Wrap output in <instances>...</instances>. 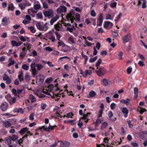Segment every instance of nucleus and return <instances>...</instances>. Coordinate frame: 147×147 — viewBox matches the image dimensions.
Instances as JSON below:
<instances>
[{
  "label": "nucleus",
  "instance_id": "obj_26",
  "mask_svg": "<svg viewBox=\"0 0 147 147\" xmlns=\"http://www.w3.org/2000/svg\"><path fill=\"white\" fill-rule=\"evenodd\" d=\"M16 101V98L15 97H13V98L11 97L9 100L8 101L9 103L10 104H12L14 103Z\"/></svg>",
  "mask_w": 147,
  "mask_h": 147
},
{
  "label": "nucleus",
  "instance_id": "obj_48",
  "mask_svg": "<svg viewBox=\"0 0 147 147\" xmlns=\"http://www.w3.org/2000/svg\"><path fill=\"white\" fill-rule=\"evenodd\" d=\"M103 111V109H100L98 113L99 114V115L98 116V118H100L101 117H102V113Z\"/></svg>",
  "mask_w": 147,
  "mask_h": 147
},
{
  "label": "nucleus",
  "instance_id": "obj_5",
  "mask_svg": "<svg viewBox=\"0 0 147 147\" xmlns=\"http://www.w3.org/2000/svg\"><path fill=\"white\" fill-rule=\"evenodd\" d=\"M31 5V3L29 1L26 0H24L19 5V6L22 10H24L26 7L30 6Z\"/></svg>",
  "mask_w": 147,
  "mask_h": 147
},
{
  "label": "nucleus",
  "instance_id": "obj_18",
  "mask_svg": "<svg viewBox=\"0 0 147 147\" xmlns=\"http://www.w3.org/2000/svg\"><path fill=\"white\" fill-rule=\"evenodd\" d=\"M108 126V123L106 121H104L101 123L100 129H103L105 128Z\"/></svg>",
  "mask_w": 147,
  "mask_h": 147
},
{
  "label": "nucleus",
  "instance_id": "obj_8",
  "mask_svg": "<svg viewBox=\"0 0 147 147\" xmlns=\"http://www.w3.org/2000/svg\"><path fill=\"white\" fill-rule=\"evenodd\" d=\"M35 63L31 64L30 65L31 70L32 72V74L34 77H35V75L37 74L36 69L35 66Z\"/></svg>",
  "mask_w": 147,
  "mask_h": 147
},
{
  "label": "nucleus",
  "instance_id": "obj_6",
  "mask_svg": "<svg viewBox=\"0 0 147 147\" xmlns=\"http://www.w3.org/2000/svg\"><path fill=\"white\" fill-rule=\"evenodd\" d=\"M36 78V82L37 85H41L43 82L44 80V76L42 74H39Z\"/></svg>",
  "mask_w": 147,
  "mask_h": 147
},
{
  "label": "nucleus",
  "instance_id": "obj_13",
  "mask_svg": "<svg viewBox=\"0 0 147 147\" xmlns=\"http://www.w3.org/2000/svg\"><path fill=\"white\" fill-rule=\"evenodd\" d=\"M28 130V128L27 127H24L21 129L18 133L21 135H22L24 134L27 132Z\"/></svg>",
  "mask_w": 147,
  "mask_h": 147
},
{
  "label": "nucleus",
  "instance_id": "obj_41",
  "mask_svg": "<svg viewBox=\"0 0 147 147\" xmlns=\"http://www.w3.org/2000/svg\"><path fill=\"white\" fill-rule=\"evenodd\" d=\"M34 113H31L29 117V119L31 121L33 120L34 119Z\"/></svg>",
  "mask_w": 147,
  "mask_h": 147
},
{
  "label": "nucleus",
  "instance_id": "obj_35",
  "mask_svg": "<svg viewBox=\"0 0 147 147\" xmlns=\"http://www.w3.org/2000/svg\"><path fill=\"white\" fill-rule=\"evenodd\" d=\"M82 57L85 58V61L84 63L86 64V62L88 60V57L87 56L84 55L82 53Z\"/></svg>",
  "mask_w": 147,
  "mask_h": 147
},
{
  "label": "nucleus",
  "instance_id": "obj_62",
  "mask_svg": "<svg viewBox=\"0 0 147 147\" xmlns=\"http://www.w3.org/2000/svg\"><path fill=\"white\" fill-rule=\"evenodd\" d=\"M116 104L114 103H111L110 105L111 108L112 110H113L115 109Z\"/></svg>",
  "mask_w": 147,
  "mask_h": 147
},
{
  "label": "nucleus",
  "instance_id": "obj_22",
  "mask_svg": "<svg viewBox=\"0 0 147 147\" xmlns=\"http://www.w3.org/2000/svg\"><path fill=\"white\" fill-rule=\"evenodd\" d=\"M13 111L16 113H19L20 112L22 114L24 112L23 109L22 108H19V109L15 108L14 109Z\"/></svg>",
  "mask_w": 147,
  "mask_h": 147
},
{
  "label": "nucleus",
  "instance_id": "obj_44",
  "mask_svg": "<svg viewBox=\"0 0 147 147\" xmlns=\"http://www.w3.org/2000/svg\"><path fill=\"white\" fill-rule=\"evenodd\" d=\"M117 4L116 2H114L110 4V6L111 8H114L116 7Z\"/></svg>",
  "mask_w": 147,
  "mask_h": 147
},
{
  "label": "nucleus",
  "instance_id": "obj_10",
  "mask_svg": "<svg viewBox=\"0 0 147 147\" xmlns=\"http://www.w3.org/2000/svg\"><path fill=\"white\" fill-rule=\"evenodd\" d=\"M103 19V14L100 13V16L97 20V25L100 26L102 25Z\"/></svg>",
  "mask_w": 147,
  "mask_h": 147
},
{
  "label": "nucleus",
  "instance_id": "obj_53",
  "mask_svg": "<svg viewBox=\"0 0 147 147\" xmlns=\"http://www.w3.org/2000/svg\"><path fill=\"white\" fill-rule=\"evenodd\" d=\"M74 114L71 112L69 113L66 114V117L67 118L72 117V116H73Z\"/></svg>",
  "mask_w": 147,
  "mask_h": 147
},
{
  "label": "nucleus",
  "instance_id": "obj_34",
  "mask_svg": "<svg viewBox=\"0 0 147 147\" xmlns=\"http://www.w3.org/2000/svg\"><path fill=\"white\" fill-rule=\"evenodd\" d=\"M37 69L38 70H40L43 67V66L40 64H37L36 65Z\"/></svg>",
  "mask_w": 147,
  "mask_h": 147
},
{
  "label": "nucleus",
  "instance_id": "obj_19",
  "mask_svg": "<svg viewBox=\"0 0 147 147\" xmlns=\"http://www.w3.org/2000/svg\"><path fill=\"white\" fill-rule=\"evenodd\" d=\"M61 24L58 22L57 24L54 25L55 29L57 31H59L60 30V28H61Z\"/></svg>",
  "mask_w": 147,
  "mask_h": 147
},
{
  "label": "nucleus",
  "instance_id": "obj_51",
  "mask_svg": "<svg viewBox=\"0 0 147 147\" xmlns=\"http://www.w3.org/2000/svg\"><path fill=\"white\" fill-rule=\"evenodd\" d=\"M138 56L140 58L142 61H144L145 60V59L144 57L142 55H141L140 53L138 54Z\"/></svg>",
  "mask_w": 147,
  "mask_h": 147
},
{
  "label": "nucleus",
  "instance_id": "obj_14",
  "mask_svg": "<svg viewBox=\"0 0 147 147\" xmlns=\"http://www.w3.org/2000/svg\"><path fill=\"white\" fill-rule=\"evenodd\" d=\"M122 112L125 114L124 117L126 118L127 116V114L129 112L128 109L126 107H123L121 109Z\"/></svg>",
  "mask_w": 147,
  "mask_h": 147
},
{
  "label": "nucleus",
  "instance_id": "obj_25",
  "mask_svg": "<svg viewBox=\"0 0 147 147\" xmlns=\"http://www.w3.org/2000/svg\"><path fill=\"white\" fill-rule=\"evenodd\" d=\"M102 62V60L100 58L98 60L97 63H96V66L97 67V69L99 68V66L101 63Z\"/></svg>",
  "mask_w": 147,
  "mask_h": 147
},
{
  "label": "nucleus",
  "instance_id": "obj_4",
  "mask_svg": "<svg viewBox=\"0 0 147 147\" xmlns=\"http://www.w3.org/2000/svg\"><path fill=\"white\" fill-rule=\"evenodd\" d=\"M43 14L45 17L49 18H51L53 16V10L49 9L47 10L43 11Z\"/></svg>",
  "mask_w": 147,
  "mask_h": 147
},
{
  "label": "nucleus",
  "instance_id": "obj_38",
  "mask_svg": "<svg viewBox=\"0 0 147 147\" xmlns=\"http://www.w3.org/2000/svg\"><path fill=\"white\" fill-rule=\"evenodd\" d=\"M90 113L88 112L86 114H84L83 115V117L82 118L83 119H86L87 118H88V115H90Z\"/></svg>",
  "mask_w": 147,
  "mask_h": 147
},
{
  "label": "nucleus",
  "instance_id": "obj_42",
  "mask_svg": "<svg viewBox=\"0 0 147 147\" xmlns=\"http://www.w3.org/2000/svg\"><path fill=\"white\" fill-rule=\"evenodd\" d=\"M53 80V78L51 77L47 78L45 81V82L48 84L50 83Z\"/></svg>",
  "mask_w": 147,
  "mask_h": 147
},
{
  "label": "nucleus",
  "instance_id": "obj_37",
  "mask_svg": "<svg viewBox=\"0 0 147 147\" xmlns=\"http://www.w3.org/2000/svg\"><path fill=\"white\" fill-rule=\"evenodd\" d=\"M143 61H139L138 63V65L140 67H143L145 65V63Z\"/></svg>",
  "mask_w": 147,
  "mask_h": 147
},
{
  "label": "nucleus",
  "instance_id": "obj_21",
  "mask_svg": "<svg viewBox=\"0 0 147 147\" xmlns=\"http://www.w3.org/2000/svg\"><path fill=\"white\" fill-rule=\"evenodd\" d=\"M29 100L30 101V102L31 103H32L36 101V99L33 95L31 94L29 95Z\"/></svg>",
  "mask_w": 147,
  "mask_h": 147
},
{
  "label": "nucleus",
  "instance_id": "obj_33",
  "mask_svg": "<svg viewBox=\"0 0 147 147\" xmlns=\"http://www.w3.org/2000/svg\"><path fill=\"white\" fill-rule=\"evenodd\" d=\"M49 39L51 40L52 42H54L55 41V38L54 36L51 35L48 37Z\"/></svg>",
  "mask_w": 147,
  "mask_h": 147
},
{
  "label": "nucleus",
  "instance_id": "obj_12",
  "mask_svg": "<svg viewBox=\"0 0 147 147\" xmlns=\"http://www.w3.org/2000/svg\"><path fill=\"white\" fill-rule=\"evenodd\" d=\"M8 104L6 102L3 103L0 106V108L1 110L3 111H5L7 109L8 106Z\"/></svg>",
  "mask_w": 147,
  "mask_h": 147
},
{
  "label": "nucleus",
  "instance_id": "obj_23",
  "mask_svg": "<svg viewBox=\"0 0 147 147\" xmlns=\"http://www.w3.org/2000/svg\"><path fill=\"white\" fill-rule=\"evenodd\" d=\"M138 111L140 112L141 114H142L144 111H146L145 108H143L141 107H138Z\"/></svg>",
  "mask_w": 147,
  "mask_h": 147
},
{
  "label": "nucleus",
  "instance_id": "obj_45",
  "mask_svg": "<svg viewBox=\"0 0 147 147\" xmlns=\"http://www.w3.org/2000/svg\"><path fill=\"white\" fill-rule=\"evenodd\" d=\"M37 95L39 98H45L46 97L45 94L40 93H37Z\"/></svg>",
  "mask_w": 147,
  "mask_h": 147
},
{
  "label": "nucleus",
  "instance_id": "obj_32",
  "mask_svg": "<svg viewBox=\"0 0 147 147\" xmlns=\"http://www.w3.org/2000/svg\"><path fill=\"white\" fill-rule=\"evenodd\" d=\"M5 127L6 128L10 127L11 125V124L9 121H6L4 123Z\"/></svg>",
  "mask_w": 147,
  "mask_h": 147
},
{
  "label": "nucleus",
  "instance_id": "obj_63",
  "mask_svg": "<svg viewBox=\"0 0 147 147\" xmlns=\"http://www.w3.org/2000/svg\"><path fill=\"white\" fill-rule=\"evenodd\" d=\"M101 123V121L99 119H97L95 123L96 125H98Z\"/></svg>",
  "mask_w": 147,
  "mask_h": 147
},
{
  "label": "nucleus",
  "instance_id": "obj_15",
  "mask_svg": "<svg viewBox=\"0 0 147 147\" xmlns=\"http://www.w3.org/2000/svg\"><path fill=\"white\" fill-rule=\"evenodd\" d=\"M59 16L57 15L52 18L50 21L51 25H53L54 22H56L59 19Z\"/></svg>",
  "mask_w": 147,
  "mask_h": 147
},
{
  "label": "nucleus",
  "instance_id": "obj_64",
  "mask_svg": "<svg viewBox=\"0 0 147 147\" xmlns=\"http://www.w3.org/2000/svg\"><path fill=\"white\" fill-rule=\"evenodd\" d=\"M5 98L8 101L11 98V95L10 94H7L5 96Z\"/></svg>",
  "mask_w": 147,
  "mask_h": 147
},
{
  "label": "nucleus",
  "instance_id": "obj_61",
  "mask_svg": "<svg viewBox=\"0 0 147 147\" xmlns=\"http://www.w3.org/2000/svg\"><path fill=\"white\" fill-rule=\"evenodd\" d=\"M108 116L110 119L111 118L113 117V113L111 111H109Z\"/></svg>",
  "mask_w": 147,
  "mask_h": 147
},
{
  "label": "nucleus",
  "instance_id": "obj_24",
  "mask_svg": "<svg viewBox=\"0 0 147 147\" xmlns=\"http://www.w3.org/2000/svg\"><path fill=\"white\" fill-rule=\"evenodd\" d=\"M110 24H111L112 26L113 25V24L111 22L109 21L105 22L104 24V27L105 28H107Z\"/></svg>",
  "mask_w": 147,
  "mask_h": 147
},
{
  "label": "nucleus",
  "instance_id": "obj_50",
  "mask_svg": "<svg viewBox=\"0 0 147 147\" xmlns=\"http://www.w3.org/2000/svg\"><path fill=\"white\" fill-rule=\"evenodd\" d=\"M138 134L140 137L144 138L145 136L143 131H140L139 133Z\"/></svg>",
  "mask_w": 147,
  "mask_h": 147
},
{
  "label": "nucleus",
  "instance_id": "obj_59",
  "mask_svg": "<svg viewBox=\"0 0 147 147\" xmlns=\"http://www.w3.org/2000/svg\"><path fill=\"white\" fill-rule=\"evenodd\" d=\"M76 18L78 21H79L80 19V14L77 13L75 15Z\"/></svg>",
  "mask_w": 147,
  "mask_h": 147
},
{
  "label": "nucleus",
  "instance_id": "obj_58",
  "mask_svg": "<svg viewBox=\"0 0 147 147\" xmlns=\"http://www.w3.org/2000/svg\"><path fill=\"white\" fill-rule=\"evenodd\" d=\"M39 129H43L44 131H47V127H45V126H42V127H39Z\"/></svg>",
  "mask_w": 147,
  "mask_h": 147
},
{
  "label": "nucleus",
  "instance_id": "obj_46",
  "mask_svg": "<svg viewBox=\"0 0 147 147\" xmlns=\"http://www.w3.org/2000/svg\"><path fill=\"white\" fill-rule=\"evenodd\" d=\"M103 84L105 86H107L108 84V81L105 79H104L103 80Z\"/></svg>",
  "mask_w": 147,
  "mask_h": 147
},
{
  "label": "nucleus",
  "instance_id": "obj_30",
  "mask_svg": "<svg viewBox=\"0 0 147 147\" xmlns=\"http://www.w3.org/2000/svg\"><path fill=\"white\" fill-rule=\"evenodd\" d=\"M57 127L56 125H54L53 126H52L50 125V124L49 125V127L47 128L48 130L47 131H49L50 130H53L54 129V128Z\"/></svg>",
  "mask_w": 147,
  "mask_h": 147
},
{
  "label": "nucleus",
  "instance_id": "obj_7",
  "mask_svg": "<svg viewBox=\"0 0 147 147\" xmlns=\"http://www.w3.org/2000/svg\"><path fill=\"white\" fill-rule=\"evenodd\" d=\"M96 72L98 76L100 77L104 75L105 73V69L104 67H100L99 69Z\"/></svg>",
  "mask_w": 147,
  "mask_h": 147
},
{
  "label": "nucleus",
  "instance_id": "obj_60",
  "mask_svg": "<svg viewBox=\"0 0 147 147\" xmlns=\"http://www.w3.org/2000/svg\"><path fill=\"white\" fill-rule=\"evenodd\" d=\"M85 43L88 46L90 47L91 46L92 44L91 42H89L87 40H85Z\"/></svg>",
  "mask_w": 147,
  "mask_h": 147
},
{
  "label": "nucleus",
  "instance_id": "obj_11",
  "mask_svg": "<svg viewBox=\"0 0 147 147\" xmlns=\"http://www.w3.org/2000/svg\"><path fill=\"white\" fill-rule=\"evenodd\" d=\"M131 39V37L129 34L124 36L122 38L123 43H125L129 41Z\"/></svg>",
  "mask_w": 147,
  "mask_h": 147
},
{
  "label": "nucleus",
  "instance_id": "obj_2",
  "mask_svg": "<svg viewBox=\"0 0 147 147\" xmlns=\"http://www.w3.org/2000/svg\"><path fill=\"white\" fill-rule=\"evenodd\" d=\"M47 23H45L44 26L41 25L39 22L37 23L36 24V26L37 29L40 31H46L47 30L49 27L48 26Z\"/></svg>",
  "mask_w": 147,
  "mask_h": 147
},
{
  "label": "nucleus",
  "instance_id": "obj_29",
  "mask_svg": "<svg viewBox=\"0 0 147 147\" xmlns=\"http://www.w3.org/2000/svg\"><path fill=\"white\" fill-rule=\"evenodd\" d=\"M26 55V53L25 52L22 51V52L20 53V59H23L24 57Z\"/></svg>",
  "mask_w": 147,
  "mask_h": 147
},
{
  "label": "nucleus",
  "instance_id": "obj_49",
  "mask_svg": "<svg viewBox=\"0 0 147 147\" xmlns=\"http://www.w3.org/2000/svg\"><path fill=\"white\" fill-rule=\"evenodd\" d=\"M123 53L122 52H119L118 55V58L120 60L122 59V56L123 55Z\"/></svg>",
  "mask_w": 147,
  "mask_h": 147
},
{
  "label": "nucleus",
  "instance_id": "obj_3",
  "mask_svg": "<svg viewBox=\"0 0 147 147\" xmlns=\"http://www.w3.org/2000/svg\"><path fill=\"white\" fill-rule=\"evenodd\" d=\"M75 12L74 9H71L69 12L67 13L66 16V18L67 19L69 20L71 23H72L74 22V20H75V18H74Z\"/></svg>",
  "mask_w": 147,
  "mask_h": 147
},
{
  "label": "nucleus",
  "instance_id": "obj_36",
  "mask_svg": "<svg viewBox=\"0 0 147 147\" xmlns=\"http://www.w3.org/2000/svg\"><path fill=\"white\" fill-rule=\"evenodd\" d=\"M98 58L97 56H95L94 58H91L89 60V61L90 63H93L96 61Z\"/></svg>",
  "mask_w": 147,
  "mask_h": 147
},
{
  "label": "nucleus",
  "instance_id": "obj_39",
  "mask_svg": "<svg viewBox=\"0 0 147 147\" xmlns=\"http://www.w3.org/2000/svg\"><path fill=\"white\" fill-rule=\"evenodd\" d=\"M47 106L46 103H42L41 105L40 108L42 110H44Z\"/></svg>",
  "mask_w": 147,
  "mask_h": 147
},
{
  "label": "nucleus",
  "instance_id": "obj_40",
  "mask_svg": "<svg viewBox=\"0 0 147 147\" xmlns=\"http://www.w3.org/2000/svg\"><path fill=\"white\" fill-rule=\"evenodd\" d=\"M55 33L56 35L57 38L58 40L59 41H60V38L61 37V36L57 32H55Z\"/></svg>",
  "mask_w": 147,
  "mask_h": 147
},
{
  "label": "nucleus",
  "instance_id": "obj_17",
  "mask_svg": "<svg viewBox=\"0 0 147 147\" xmlns=\"http://www.w3.org/2000/svg\"><path fill=\"white\" fill-rule=\"evenodd\" d=\"M130 102V100L128 98H127L126 100L123 99L120 100V102L123 103L126 105H128Z\"/></svg>",
  "mask_w": 147,
  "mask_h": 147
},
{
  "label": "nucleus",
  "instance_id": "obj_54",
  "mask_svg": "<svg viewBox=\"0 0 147 147\" xmlns=\"http://www.w3.org/2000/svg\"><path fill=\"white\" fill-rule=\"evenodd\" d=\"M121 15H122V14H121V13L120 12L119 13V15H118V16H117V19L115 20V21L116 22H118V21H119V20L121 18Z\"/></svg>",
  "mask_w": 147,
  "mask_h": 147
},
{
  "label": "nucleus",
  "instance_id": "obj_55",
  "mask_svg": "<svg viewBox=\"0 0 147 147\" xmlns=\"http://www.w3.org/2000/svg\"><path fill=\"white\" fill-rule=\"evenodd\" d=\"M28 68V66L26 64H24L22 65V68L25 70H27Z\"/></svg>",
  "mask_w": 147,
  "mask_h": 147
},
{
  "label": "nucleus",
  "instance_id": "obj_20",
  "mask_svg": "<svg viewBox=\"0 0 147 147\" xmlns=\"http://www.w3.org/2000/svg\"><path fill=\"white\" fill-rule=\"evenodd\" d=\"M134 93L135 94L134 97L136 98H137L138 96V90L137 87H135L134 90Z\"/></svg>",
  "mask_w": 147,
  "mask_h": 147
},
{
  "label": "nucleus",
  "instance_id": "obj_9",
  "mask_svg": "<svg viewBox=\"0 0 147 147\" xmlns=\"http://www.w3.org/2000/svg\"><path fill=\"white\" fill-rule=\"evenodd\" d=\"M67 10V8L64 6H61L57 9V11L58 13H64Z\"/></svg>",
  "mask_w": 147,
  "mask_h": 147
},
{
  "label": "nucleus",
  "instance_id": "obj_52",
  "mask_svg": "<svg viewBox=\"0 0 147 147\" xmlns=\"http://www.w3.org/2000/svg\"><path fill=\"white\" fill-rule=\"evenodd\" d=\"M12 45L13 46H16L18 47V42H16L15 40H13L11 42Z\"/></svg>",
  "mask_w": 147,
  "mask_h": 147
},
{
  "label": "nucleus",
  "instance_id": "obj_1",
  "mask_svg": "<svg viewBox=\"0 0 147 147\" xmlns=\"http://www.w3.org/2000/svg\"><path fill=\"white\" fill-rule=\"evenodd\" d=\"M18 136L16 134H12L11 136H9L8 137L5 138L4 141L6 144L9 145L11 144L12 141H14L18 140Z\"/></svg>",
  "mask_w": 147,
  "mask_h": 147
},
{
  "label": "nucleus",
  "instance_id": "obj_16",
  "mask_svg": "<svg viewBox=\"0 0 147 147\" xmlns=\"http://www.w3.org/2000/svg\"><path fill=\"white\" fill-rule=\"evenodd\" d=\"M2 22L3 23V25L5 26L8 25L10 22L9 21H8L7 18L5 17L3 18L2 20Z\"/></svg>",
  "mask_w": 147,
  "mask_h": 147
},
{
  "label": "nucleus",
  "instance_id": "obj_28",
  "mask_svg": "<svg viewBox=\"0 0 147 147\" xmlns=\"http://www.w3.org/2000/svg\"><path fill=\"white\" fill-rule=\"evenodd\" d=\"M28 28L32 33H34L36 32V30L35 29L34 27L33 26H29Z\"/></svg>",
  "mask_w": 147,
  "mask_h": 147
},
{
  "label": "nucleus",
  "instance_id": "obj_31",
  "mask_svg": "<svg viewBox=\"0 0 147 147\" xmlns=\"http://www.w3.org/2000/svg\"><path fill=\"white\" fill-rule=\"evenodd\" d=\"M96 94V93L93 90L91 91L89 95L90 97H94Z\"/></svg>",
  "mask_w": 147,
  "mask_h": 147
},
{
  "label": "nucleus",
  "instance_id": "obj_27",
  "mask_svg": "<svg viewBox=\"0 0 147 147\" xmlns=\"http://www.w3.org/2000/svg\"><path fill=\"white\" fill-rule=\"evenodd\" d=\"M14 7L13 4L11 3L9 4L8 10L13 11L14 10Z\"/></svg>",
  "mask_w": 147,
  "mask_h": 147
},
{
  "label": "nucleus",
  "instance_id": "obj_43",
  "mask_svg": "<svg viewBox=\"0 0 147 147\" xmlns=\"http://www.w3.org/2000/svg\"><path fill=\"white\" fill-rule=\"evenodd\" d=\"M92 73V70H86L85 71V74L87 76V75H90Z\"/></svg>",
  "mask_w": 147,
  "mask_h": 147
},
{
  "label": "nucleus",
  "instance_id": "obj_47",
  "mask_svg": "<svg viewBox=\"0 0 147 147\" xmlns=\"http://www.w3.org/2000/svg\"><path fill=\"white\" fill-rule=\"evenodd\" d=\"M68 40L70 41L71 42L72 44H74L75 43L74 37L72 36H71V37L69 38Z\"/></svg>",
  "mask_w": 147,
  "mask_h": 147
},
{
  "label": "nucleus",
  "instance_id": "obj_57",
  "mask_svg": "<svg viewBox=\"0 0 147 147\" xmlns=\"http://www.w3.org/2000/svg\"><path fill=\"white\" fill-rule=\"evenodd\" d=\"M37 16L38 18L42 19V16L41 12H38L37 14Z\"/></svg>",
  "mask_w": 147,
  "mask_h": 147
},
{
  "label": "nucleus",
  "instance_id": "obj_56",
  "mask_svg": "<svg viewBox=\"0 0 147 147\" xmlns=\"http://www.w3.org/2000/svg\"><path fill=\"white\" fill-rule=\"evenodd\" d=\"M40 7V5L38 4H36L34 5V8L35 9H39Z\"/></svg>",
  "mask_w": 147,
  "mask_h": 147
}]
</instances>
